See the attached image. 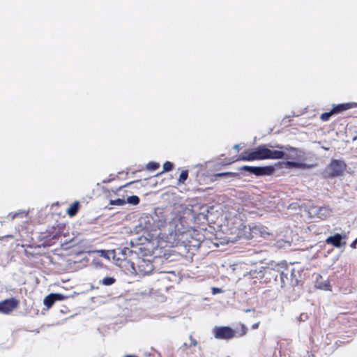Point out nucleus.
<instances>
[{
  "label": "nucleus",
  "mask_w": 357,
  "mask_h": 357,
  "mask_svg": "<svg viewBox=\"0 0 357 357\" xmlns=\"http://www.w3.org/2000/svg\"><path fill=\"white\" fill-rule=\"evenodd\" d=\"M192 228L185 216H176L167 225L165 246L176 247L181 252L195 255L204 243L205 237Z\"/></svg>",
  "instance_id": "obj_1"
},
{
  "label": "nucleus",
  "mask_w": 357,
  "mask_h": 357,
  "mask_svg": "<svg viewBox=\"0 0 357 357\" xmlns=\"http://www.w3.org/2000/svg\"><path fill=\"white\" fill-rule=\"evenodd\" d=\"M164 221L160 220L156 215L143 213L138 220V225L135 226L136 233L141 234L148 241L156 243V246L153 250L155 257H162L167 260L170 257V254L167 252V250H162V244L165 243V236L167 232L162 233L161 227L164 225Z\"/></svg>",
  "instance_id": "obj_2"
},
{
  "label": "nucleus",
  "mask_w": 357,
  "mask_h": 357,
  "mask_svg": "<svg viewBox=\"0 0 357 357\" xmlns=\"http://www.w3.org/2000/svg\"><path fill=\"white\" fill-rule=\"evenodd\" d=\"M303 270L297 269L291 266H289L285 261L284 268L282 271L279 284L281 289H290L296 291L298 294L301 291L305 276Z\"/></svg>",
  "instance_id": "obj_3"
},
{
  "label": "nucleus",
  "mask_w": 357,
  "mask_h": 357,
  "mask_svg": "<svg viewBox=\"0 0 357 357\" xmlns=\"http://www.w3.org/2000/svg\"><path fill=\"white\" fill-rule=\"evenodd\" d=\"M285 261H275L271 260L265 263L264 282L266 284L273 283L278 284Z\"/></svg>",
  "instance_id": "obj_4"
},
{
  "label": "nucleus",
  "mask_w": 357,
  "mask_h": 357,
  "mask_svg": "<svg viewBox=\"0 0 357 357\" xmlns=\"http://www.w3.org/2000/svg\"><path fill=\"white\" fill-rule=\"evenodd\" d=\"M275 144L268 143L261 144L255 148L259 160H278L282 158L284 154L282 150H273Z\"/></svg>",
  "instance_id": "obj_5"
},
{
  "label": "nucleus",
  "mask_w": 357,
  "mask_h": 357,
  "mask_svg": "<svg viewBox=\"0 0 357 357\" xmlns=\"http://www.w3.org/2000/svg\"><path fill=\"white\" fill-rule=\"evenodd\" d=\"M347 168V164L344 160L332 159L323 172V176L326 178H333L343 175Z\"/></svg>",
  "instance_id": "obj_6"
},
{
  "label": "nucleus",
  "mask_w": 357,
  "mask_h": 357,
  "mask_svg": "<svg viewBox=\"0 0 357 357\" xmlns=\"http://www.w3.org/2000/svg\"><path fill=\"white\" fill-rule=\"evenodd\" d=\"M275 149L278 150H282L284 155L281 159H286L287 160H301L304 159L305 153L303 150L293 147L290 145H282L280 144L275 143Z\"/></svg>",
  "instance_id": "obj_7"
},
{
  "label": "nucleus",
  "mask_w": 357,
  "mask_h": 357,
  "mask_svg": "<svg viewBox=\"0 0 357 357\" xmlns=\"http://www.w3.org/2000/svg\"><path fill=\"white\" fill-rule=\"evenodd\" d=\"M128 262L130 263V267L136 274L149 275L154 269L152 261L144 258L137 257L136 262L130 261Z\"/></svg>",
  "instance_id": "obj_8"
},
{
  "label": "nucleus",
  "mask_w": 357,
  "mask_h": 357,
  "mask_svg": "<svg viewBox=\"0 0 357 357\" xmlns=\"http://www.w3.org/2000/svg\"><path fill=\"white\" fill-rule=\"evenodd\" d=\"M239 171L246 172L257 177L271 176L275 173L274 166H249L243 165L238 168Z\"/></svg>",
  "instance_id": "obj_9"
},
{
  "label": "nucleus",
  "mask_w": 357,
  "mask_h": 357,
  "mask_svg": "<svg viewBox=\"0 0 357 357\" xmlns=\"http://www.w3.org/2000/svg\"><path fill=\"white\" fill-rule=\"evenodd\" d=\"M237 332L230 326H217L213 328V334L218 340H228L236 337Z\"/></svg>",
  "instance_id": "obj_10"
},
{
  "label": "nucleus",
  "mask_w": 357,
  "mask_h": 357,
  "mask_svg": "<svg viewBox=\"0 0 357 357\" xmlns=\"http://www.w3.org/2000/svg\"><path fill=\"white\" fill-rule=\"evenodd\" d=\"M248 238L263 237L266 238L271 234L267 231V228L261 225H249V234H245Z\"/></svg>",
  "instance_id": "obj_11"
},
{
  "label": "nucleus",
  "mask_w": 357,
  "mask_h": 357,
  "mask_svg": "<svg viewBox=\"0 0 357 357\" xmlns=\"http://www.w3.org/2000/svg\"><path fill=\"white\" fill-rule=\"evenodd\" d=\"M20 301L13 297L0 301V313L9 314L18 307Z\"/></svg>",
  "instance_id": "obj_12"
},
{
  "label": "nucleus",
  "mask_w": 357,
  "mask_h": 357,
  "mask_svg": "<svg viewBox=\"0 0 357 357\" xmlns=\"http://www.w3.org/2000/svg\"><path fill=\"white\" fill-rule=\"evenodd\" d=\"M347 238V235L346 234L335 233L333 235L328 236L325 241L328 245L340 248L346 245Z\"/></svg>",
  "instance_id": "obj_13"
},
{
  "label": "nucleus",
  "mask_w": 357,
  "mask_h": 357,
  "mask_svg": "<svg viewBox=\"0 0 357 357\" xmlns=\"http://www.w3.org/2000/svg\"><path fill=\"white\" fill-rule=\"evenodd\" d=\"M310 213H312L318 218L324 220L331 215L332 211L328 206H312L310 207Z\"/></svg>",
  "instance_id": "obj_14"
},
{
  "label": "nucleus",
  "mask_w": 357,
  "mask_h": 357,
  "mask_svg": "<svg viewBox=\"0 0 357 357\" xmlns=\"http://www.w3.org/2000/svg\"><path fill=\"white\" fill-rule=\"evenodd\" d=\"M314 287L321 290L331 291L330 280L328 279H324L320 274L316 275Z\"/></svg>",
  "instance_id": "obj_15"
},
{
  "label": "nucleus",
  "mask_w": 357,
  "mask_h": 357,
  "mask_svg": "<svg viewBox=\"0 0 357 357\" xmlns=\"http://www.w3.org/2000/svg\"><path fill=\"white\" fill-rule=\"evenodd\" d=\"M357 107V103L356 102H347V103H341L336 105H333L332 108V112L334 113V114L342 113L346 110H348L349 109Z\"/></svg>",
  "instance_id": "obj_16"
},
{
  "label": "nucleus",
  "mask_w": 357,
  "mask_h": 357,
  "mask_svg": "<svg viewBox=\"0 0 357 357\" xmlns=\"http://www.w3.org/2000/svg\"><path fill=\"white\" fill-rule=\"evenodd\" d=\"M116 251L117 252L116 261H126L129 256L137 255L136 252H134L128 248H123V249L119 248L116 250Z\"/></svg>",
  "instance_id": "obj_17"
},
{
  "label": "nucleus",
  "mask_w": 357,
  "mask_h": 357,
  "mask_svg": "<svg viewBox=\"0 0 357 357\" xmlns=\"http://www.w3.org/2000/svg\"><path fill=\"white\" fill-rule=\"evenodd\" d=\"M264 266H262L259 268H252L249 272L247 273L245 275H249L252 279H257L260 280L261 282H264Z\"/></svg>",
  "instance_id": "obj_18"
},
{
  "label": "nucleus",
  "mask_w": 357,
  "mask_h": 357,
  "mask_svg": "<svg viewBox=\"0 0 357 357\" xmlns=\"http://www.w3.org/2000/svg\"><path fill=\"white\" fill-rule=\"evenodd\" d=\"M312 166L305 162H300V161H294V160H286L285 162V168L287 169H310Z\"/></svg>",
  "instance_id": "obj_19"
},
{
  "label": "nucleus",
  "mask_w": 357,
  "mask_h": 357,
  "mask_svg": "<svg viewBox=\"0 0 357 357\" xmlns=\"http://www.w3.org/2000/svg\"><path fill=\"white\" fill-rule=\"evenodd\" d=\"M188 219V222L193 221L195 224L202 225L204 224L206 222L208 221V219L206 218V215L202 214L201 212L197 213H191L190 218L186 217Z\"/></svg>",
  "instance_id": "obj_20"
},
{
  "label": "nucleus",
  "mask_w": 357,
  "mask_h": 357,
  "mask_svg": "<svg viewBox=\"0 0 357 357\" xmlns=\"http://www.w3.org/2000/svg\"><path fill=\"white\" fill-rule=\"evenodd\" d=\"M97 252L100 255V257H104L108 260H110L111 258H112L114 260H116V257L117 256V252L116 250H97Z\"/></svg>",
  "instance_id": "obj_21"
},
{
  "label": "nucleus",
  "mask_w": 357,
  "mask_h": 357,
  "mask_svg": "<svg viewBox=\"0 0 357 357\" xmlns=\"http://www.w3.org/2000/svg\"><path fill=\"white\" fill-rule=\"evenodd\" d=\"M80 204L78 201L74 202L67 209V213L70 217L75 216L79 211Z\"/></svg>",
  "instance_id": "obj_22"
},
{
  "label": "nucleus",
  "mask_w": 357,
  "mask_h": 357,
  "mask_svg": "<svg viewBox=\"0 0 357 357\" xmlns=\"http://www.w3.org/2000/svg\"><path fill=\"white\" fill-rule=\"evenodd\" d=\"M116 279L114 277L107 276L105 277L103 279L99 280L98 283L104 286H111L114 284L116 282Z\"/></svg>",
  "instance_id": "obj_23"
},
{
  "label": "nucleus",
  "mask_w": 357,
  "mask_h": 357,
  "mask_svg": "<svg viewBox=\"0 0 357 357\" xmlns=\"http://www.w3.org/2000/svg\"><path fill=\"white\" fill-rule=\"evenodd\" d=\"M55 302L56 301H54L53 295H52V293L46 296L43 299V304L47 307V309L51 308L55 303Z\"/></svg>",
  "instance_id": "obj_24"
},
{
  "label": "nucleus",
  "mask_w": 357,
  "mask_h": 357,
  "mask_svg": "<svg viewBox=\"0 0 357 357\" xmlns=\"http://www.w3.org/2000/svg\"><path fill=\"white\" fill-rule=\"evenodd\" d=\"M214 209L213 206H208V205H202L199 208V212H201L202 214L206 215V218L208 219V214L212 213V211Z\"/></svg>",
  "instance_id": "obj_25"
},
{
  "label": "nucleus",
  "mask_w": 357,
  "mask_h": 357,
  "mask_svg": "<svg viewBox=\"0 0 357 357\" xmlns=\"http://www.w3.org/2000/svg\"><path fill=\"white\" fill-rule=\"evenodd\" d=\"M126 204L128 203V204H129L130 205L136 206V205H137L139 203L140 199L137 195H131V196H129L126 199Z\"/></svg>",
  "instance_id": "obj_26"
},
{
  "label": "nucleus",
  "mask_w": 357,
  "mask_h": 357,
  "mask_svg": "<svg viewBox=\"0 0 357 357\" xmlns=\"http://www.w3.org/2000/svg\"><path fill=\"white\" fill-rule=\"evenodd\" d=\"M237 160L251 161L250 149L245 150L238 156Z\"/></svg>",
  "instance_id": "obj_27"
},
{
  "label": "nucleus",
  "mask_w": 357,
  "mask_h": 357,
  "mask_svg": "<svg viewBox=\"0 0 357 357\" xmlns=\"http://www.w3.org/2000/svg\"><path fill=\"white\" fill-rule=\"evenodd\" d=\"M52 295H53V297L56 302L61 301L73 296V295H64L61 293H52Z\"/></svg>",
  "instance_id": "obj_28"
},
{
  "label": "nucleus",
  "mask_w": 357,
  "mask_h": 357,
  "mask_svg": "<svg viewBox=\"0 0 357 357\" xmlns=\"http://www.w3.org/2000/svg\"><path fill=\"white\" fill-rule=\"evenodd\" d=\"M126 204V199L123 198H117L109 201L110 205L123 206Z\"/></svg>",
  "instance_id": "obj_29"
},
{
  "label": "nucleus",
  "mask_w": 357,
  "mask_h": 357,
  "mask_svg": "<svg viewBox=\"0 0 357 357\" xmlns=\"http://www.w3.org/2000/svg\"><path fill=\"white\" fill-rule=\"evenodd\" d=\"M174 168V164L170 162V161H166L164 164H163V170L162 172H160L159 174H162L163 172H169L171 170H172Z\"/></svg>",
  "instance_id": "obj_30"
},
{
  "label": "nucleus",
  "mask_w": 357,
  "mask_h": 357,
  "mask_svg": "<svg viewBox=\"0 0 357 357\" xmlns=\"http://www.w3.org/2000/svg\"><path fill=\"white\" fill-rule=\"evenodd\" d=\"M146 169L149 171H155L160 167V164L157 162H149L146 166Z\"/></svg>",
  "instance_id": "obj_31"
},
{
  "label": "nucleus",
  "mask_w": 357,
  "mask_h": 357,
  "mask_svg": "<svg viewBox=\"0 0 357 357\" xmlns=\"http://www.w3.org/2000/svg\"><path fill=\"white\" fill-rule=\"evenodd\" d=\"M188 170H183L178 178V183H184L185 181L188 179Z\"/></svg>",
  "instance_id": "obj_32"
},
{
  "label": "nucleus",
  "mask_w": 357,
  "mask_h": 357,
  "mask_svg": "<svg viewBox=\"0 0 357 357\" xmlns=\"http://www.w3.org/2000/svg\"><path fill=\"white\" fill-rule=\"evenodd\" d=\"M334 114L333 112H332V109L330 111V112H324L321 114V116H320V119L322 121H327L330 119V118L331 117V116Z\"/></svg>",
  "instance_id": "obj_33"
},
{
  "label": "nucleus",
  "mask_w": 357,
  "mask_h": 357,
  "mask_svg": "<svg viewBox=\"0 0 357 357\" xmlns=\"http://www.w3.org/2000/svg\"><path fill=\"white\" fill-rule=\"evenodd\" d=\"M250 152L251 161L259 160L255 148L250 149Z\"/></svg>",
  "instance_id": "obj_34"
},
{
  "label": "nucleus",
  "mask_w": 357,
  "mask_h": 357,
  "mask_svg": "<svg viewBox=\"0 0 357 357\" xmlns=\"http://www.w3.org/2000/svg\"><path fill=\"white\" fill-rule=\"evenodd\" d=\"M24 214V212L22 211V212H16V213H10L8 214V217H10V220H13V219L19 217V216H21V217H23Z\"/></svg>",
  "instance_id": "obj_35"
},
{
  "label": "nucleus",
  "mask_w": 357,
  "mask_h": 357,
  "mask_svg": "<svg viewBox=\"0 0 357 357\" xmlns=\"http://www.w3.org/2000/svg\"><path fill=\"white\" fill-rule=\"evenodd\" d=\"M309 318V316H308V314L307 313H305V312H303L301 313L298 318V320L301 322V321H305L306 320H307Z\"/></svg>",
  "instance_id": "obj_36"
},
{
  "label": "nucleus",
  "mask_w": 357,
  "mask_h": 357,
  "mask_svg": "<svg viewBox=\"0 0 357 357\" xmlns=\"http://www.w3.org/2000/svg\"><path fill=\"white\" fill-rule=\"evenodd\" d=\"M214 176L215 177H222V178H229L228 172L217 173Z\"/></svg>",
  "instance_id": "obj_37"
},
{
  "label": "nucleus",
  "mask_w": 357,
  "mask_h": 357,
  "mask_svg": "<svg viewBox=\"0 0 357 357\" xmlns=\"http://www.w3.org/2000/svg\"><path fill=\"white\" fill-rule=\"evenodd\" d=\"M228 174H229V178H240V177H241L240 173H238V172H228Z\"/></svg>",
  "instance_id": "obj_38"
},
{
  "label": "nucleus",
  "mask_w": 357,
  "mask_h": 357,
  "mask_svg": "<svg viewBox=\"0 0 357 357\" xmlns=\"http://www.w3.org/2000/svg\"><path fill=\"white\" fill-rule=\"evenodd\" d=\"M248 328L244 324H241V332L238 334V337H241L246 334Z\"/></svg>",
  "instance_id": "obj_39"
},
{
  "label": "nucleus",
  "mask_w": 357,
  "mask_h": 357,
  "mask_svg": "<svg viewBox=\"0 0 357 357\" xmlns=\"http://www.w3.org/2000/svg\"><path fill=\"white\" fill-rule=\"evenodd\" d=\"M285 162L286 161H278L273 166L275 168V167L279 168L285 167Z\"/></svg>",
  "instance_id": "obj_40"
},
{
  "label": "nucleus",
  "mask_w": 357,
  "mask_h": 357,
  "mask_svg": "<svg viewBox=\"0 0 357 357\" xmlns=\"http://www.w3.org/2000/svg\"><path fill=\"white\" fill-rule=\"evenodd\" d=\"M222 291V290L218 287H213L212 288L213 294H219V293H221Z\"/></svg>",
  "instance_id": "obj_41"
},
{
  "label": "nucleus",
  "mask_w": 357,
  "mask_h": 357,
  "mask_svg": "<svg viewBox=\"0 0 357 357\" xmlns=\"http://www.w3.org/2000/svg\"><path fill=\"white\" fill-rule=\"evenodd\" d=\"M139 180H137V181H131V182H130V183H126V185H123V186H120V187L119 188V189H118V190H121V189H122L123 188H124V187L129 186V185H132V184H133V183H136V182H139Z\"/></svg>",
  "instance_id": "obj_42"
},
{
  "label": "nucleus",
  "mask_w": 357,
  "mask_h": 357,
  "mask_svg": "<svg viewBox=\"0 0 357 357\" xmlns=\"http://www.w3.org/2000/svg\"><path fill=\"white\" fill-rule=\"evenodd\" d=\"M357 246V238L350 244V247L353 249H356Z\"/></svg>",
  "instance_id": "obj_43"
},
{
  "label": "nucleus",
  "mask_w": 357,
  "mask_h": 357,
  "mask_svg": "<svg viewBox=\"0 0 357 357\" xmlns=\"http://www.w3.org/2000/svg\"><path fill=\"white\" fill-rule=\"evenodd\" d=\"M93 263L96 267H102V264L100 261L93 260Z\"/></svg>",
  "instance_id": "obj_44"
},
{
  "label": "nucleus",
  "mask_w": 357,
  "mask_h": 357,
  "mask_svg": "<svg viewBox=\"0 0 357 357\" xmlns=\"http://www.w3.org/2000/svg\"><path fill=\"white\" fill-rule=\"evenodd\" d=\"M190 340H191L190 346H196L197 344V340L192 339V336H190Z\"/></svg>",
  "instance_id": "obj_45"
},
{
  "label": "nucleus",
  "mask_w": 357,
  "mask_h": 357,
  "mask_svg": "<svg viewBox=\"0 0 357 357\" xmlns=\"http://www.w3.org/2000/svg\"><path fill=\"white\" fill-rule=\"evenodd\" d=\"M114 179V178H107V179H105L102 181V183H109L110 181H113Z\"/></svg>",
  "instance_id": "obj_46"
},
{
  "label": "nucleus",
  "mask_w": 357,
  "mask_h": 357,
  "mask_svg": "<svg viewBox=\"0 0 357 357\" xmlns=\"http://www.w3.org/2000/svg\"><path fill=\"white\" fill-rule=\"evenodd\" d=\"M234 149L237 150V151H239L240 149H241V146H240V144H236L234 146Z\"/></svg>",
  "instance_id": "obj_47"
},
{
  "label": "nucleus",
  "mask_w": 357,
  "mask_h": 357,
  "mask_svg": "<svg viewBox=\"0 0 357 357\" xmlns=\"http://www.w3.org/2000/svg\"><path fill=\"white\" fill-rule=\"evenodd\" d=\"M258 326H259V324L258 323L252 325V328L256 329V328H258Z\"/></svg>",
  "instance_id": "obj_48"
},
{
  "label": "nucleus",
  "mask_w": 357,
  "mask_h": 357,
  "mask_svg": "<svg viewBox=\"0 0 357 357\" xmlns=\"http://www.w3.org/2000/svg\"><path fill=\"white\" fill-rule=\"evenodd\" d=\"M66 309H67L66 307H65V309H61V312L63 313V314L66 313Z\"/></svg>",
  "instance_id": "obj_49"
},
{
  "label": "nucleus",
  "mask_w": 357,
  "mask_h": 357,
  "mask_svg": "<svg viewBox=\"0 0 357 357\" xmlns=\"http://www.w3.org/2000/svg\"><path fill=\"white\" fill-rule=\"evenodd\" d=\"M124 357H138L136 355H126V356Z\"/></svg>",
  "instance_id": "obj_50"
},
{
  "label": "nucleus",
  "mask_w": 357,
  "mask_h": 357,
  "mask_svg": "<svg viewBox=\"0 0 357 357\" xmlns=\"http://www.w3.org/2000/svg\"><path fill=\"white\" fill-rule=\"evenodd\" d=\"M259 262H260L261 264H264L263 260H259Z\"/></svg>",
  "instance_id": "obj_51"
},
{
  "label": "nucleus",
  "mask_w": 357,
  "mask_h": 357,
  "mask_svg": "<svg viewBox=\"0 0 357 357\" xmlns=\"http://www.w3.org/2000/svg\"><path fill=\"white\" fill-rule=\"evenodd\" d=\"M356 138H357V137H354L353 138V140H356Z\"/></svg>",
  "instance_id": "obj_52"
}]
</instances>
